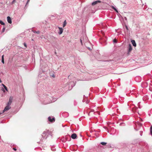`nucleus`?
<instances>
[{
	"mask_svg": "<svg viewBox=\"0 0 152 152\" xmlns=\"http://www.w3.org/2000/svg\"><path fill=\"white\" fill-rule=\"evenodd\" d=\"M51 134V132L49 130H46L44 131L42 134L43 135H42V138L41 139V140H43L44 138L47 139L49 135Z\"/></svg>",
	"mask_w": 152,
	"mask_h": 152,
	"instance_id": "obj_1",
	"label": "nucleus"
},
{
	"mask_svg": "<svg viewBox=\"0 0 152 152\" xmlns=\"http://www.w3.org/2000/svg\"><path fill=\"white\" fill-rule=\"evenodd\" d=\"M48 120L51 122H54L55 121V118L54 117H51L49 116L48 117Z\"/></svg>",
	"mask_w": 152,
	"mask_h": 152,
	"instance_id": "obj_2",
	"label": "nucleus"
},
{
	"mask_svg": "<svg viewBox=\"0 0 152 152\" xmlns=\"http://www.w3.org/2000/svg\"><path fill=\"white\" fill-rule=\"evenodd\" d=\"M132 48L131 45L130 44H129L128 47V54H129V53L132 50Z\"/></svg>",
	"mask_w": 152,
	"mask_h": 152,
	"instance_id": "obj_3",
	"label": "nucleus"
},
{
	"mask_svg": "<svg viewBox=\"0 0 152 152\" xmlns=\"http://www.w3.org/2000/svg\"><path fill=\"white\" fill-rule=\"evenodd\" d=\"M69 88L70 86H71V88H72L75 85V83L73 81L70 82L69 84Z\"/></svg>",
	"mask_w": 152,
	"mask_h": 152,
	"instance_id": "obj_4",
	"label": "nucleus"
},
{
	"mask_svg": "<svg viewBox=\"0 0 152 152\" xmlns=\"http://www.w3.org/2000/svg\"><path fill=\"white\" fill-rule=\"evenodd\" d=\"M11 107H9L7 106H6V107H5L4 110L3 111V113L5 111L9 110L11 108Z\"/></svg>",
	"mask_w": 152,
	"mask_h": 152,
	"instance_id": "obj_5",
	"label": "nucleus"
},
{
	"mask_svg": "<svg viewBox=\"0 0 152 152\" xmlns=\"http://www.w3.org/2000/svg\"><path fill=\"white\" fill-rule=\"evenodd\" d=\"M101 2V1L99 0H97L96 1H94L92 3V5H96V4H97L98 3H100Z\"/></svg>",
	"mask_w": 152,
	"mask_h": 152,
	"instance_id": "obj_6",
	"label": "nucleus"
},
{
	"mask_svg": "<svg viewBox=\"0 0 152 152\" xmlns=\"http://www.w3.org/2000/svg\"><path fill=\"white\" fill-rule=\"evenodd\" d=\"M58 28L59 30V31L58 32V34L60 35L63 32V29L62 28L60 27H58Z\"/></svg>",
	"mask_w": 152,
	"mask_h": 152,
	"instance_id": "obj_7",
	"label": "nucleus"
},
{
	"mask_svg": "<svg viewBox=\"0 0 152 152\" xmlns=\"http://www.w3.org/2000/svg\"><path fill=\"white\" fill-rule=\"evenodd\" d=\"M77 137V134L75 133H73L72 134L71 137L73 139H75Z\"/></svg>",
	"mask_w": 152,
	"mask_h": 152,
	"instance_id": "obj_8",
	"label": "nucleus"
},
{
	"mask_svg": "<svg viewBox=\"0 0 152 152\" xmlns=\"http://www.w3.org/2000/svg\"><path fill=\"white\" fill-rule=\"evenodd\" d=\"M7 19L8 22L10 24H11L12 23V20L10 16H8Z\"/></svg>",
	"mask_w": 152,
	"mask_h": 152,
	"instance_id": "obj_9",
	"label": "nucleus"
},
{
	"mask_svg": "<svg viewBox=\"0 0 152 152\" xmlns=\"http://www.w3.org/2000/svg\"><path fill=\"white\" fill-rule=\"evenodd\" d=\"M131 42L133 46L134 47L136 46V42L134 40H132L131 41Z\"/></svg>",
	"mask_w": 152,
	"mask_h": 152,
	"instance_id": "obj_10",
	"label": "nucleus"
},
{
	"mask_svg": "<svg viewBox=\"0 0 152 152\" xmlns=\"http://www.w3.org/2000/svg\"><path fill=\"white\" fill-rule=\"evenodd\" d=\"M1 62L2 63H3V64H4V55H3L1 57Z\"/></svg>",
	"mask_w": 152,
	"mask_h": 152,
	"instance_id": "obj_11",
	"label": "nucleus"
},
{
	"mask_svg": "<svg viewBox=\"0 0 152 152\" xmlns=\"http://www.w3.org/2000/svg\"><path fill=\"white\" fill-rule=\"evenodd\" d=\"M12 103V102H8L7 104V106L9 107H10V105Z\"/></svg>",
	"mask_w": 152,
	"mask_h": 152,
	"instance_id": "obj_12",
	"label": "nucleus"
},
{
	"mask_svg": "<svg viewBox=\"0 0 152 152\" xmlns=\"http://www.w3.org/2000/svg\"><path fill=\"white\" fill-rule=\"evenodd\" d=\"M66 20H65L63 23V27H64L66 26Z\"/></svg>",
	"mask_w": 152,
	"mask_h": 152,
	"instance_id": "obj_13",
	"label": "nucleus"
},
{
	"mask_svg": "<svg viewBox=\"0 0 152 152\" xmlns=\"http://www.w3.org/2000/svg\"><path fill=\"white\" fill-rule=\"evenodd\" d=\"M2 85L3 86V87H4V88L5 90L6 91H8V90H7V87H6V86L5 85H4V84H2Z\"/></svg>",
	"mask_w": 152,
	"mask_h": 152,
	"instance_id": "obj_14",
	"label": "nucleus"
},
{
	"mask_svg": "<svg viewBox=\"0 0 152 152\" xmlns=\"http://www.w3.org/2000/svg\"><path fill=\"white\" fill-rule=\"evenodd\" d=\"M30 1V0H27V1L26 2V5H25V8H27V7L26 5H27V4H28Z\"/></svg>",
	"mask_w": 152,
	"mask_h": 152,
	"instance_id": "obj_15",
	"label": "nucleus"
},
{
	"mask_svg": "<svg viewBox=\"0 0 152 152\" xmlns=\"http://www.w3.org/2000/svg\"><path fill=\"white\" fill-rule=\"evenodd\" d=\"M100 143L103 145H105L107 144V143L104 142H102Z\"/></svg>",
	"mask_w": 152,
	"mask_h": 152,
	"instance_id": "obj_16",
	"label": "nucleus"
},
{
	"mask_svg": "<svg viewBox=\"0 0 152 152\" xmlns=\"http://www.w3.org/2000/svg\"><path fill=\"white\" fill-rule=\"evenodd\" d=\"M33 32L34 33H37V34H39L40 33V31H33Z\"/></svg>",
	"mask_w": 152,
	"mask_h": 152,
	"instance_id": "obj_17",
	"label": "nucleus"
},
{
	"mask_svg": "<svg viewBox=\"0 0 152 152\" xmlns=\"http://www.w3.org/2000/svg\"><path fill=\"white\" fill-rule=\"evenodd\" d=\"M112 8L117 12H118V11L113 6H112Z\"/></svg>",
	"mask_w": 152,
	"mask_h": 152,
	"instance_id": "obj_18",
	"label": "nucleus"
},
{
	"mask_svg": "<svg viewBox=\"0 0 152 152\" xmlns=\"http://www.w3.org/2000/svg\"><path fill=\"white\" fill-rule=\"evenodd\" d=\"M0 23L2 25H4L5 23L2 20H0Z\"/></svg>",
	"mask_w": 152,
	"mask_h": 152,
	"instance_id": "obj_19",
	"label": "nucleus"
},
{
	"mask_svg": "<svg viewBox=\"0 0 152 152\" xmlns=\"http://www.w3.org/2000/svg\"><path fill=\"white\" fill-rule=\"evenodd\" d=\"M87 99V98H84L83 99V102H86Z\"/></svg>",
	"mask_w": 152,
	"mask_h": 152,
	"instance_id": "obj_20",
	"label": "nucleus"
},
{
	"mask_svg": "<svg viewBox=\"0 0 152 152\" xmlns=\"http://www.w3.org/2000/svg\"><path fill=\"white\" fill-rule=\"evenodd\" d=\"M120 126H124L125 125V124L124 123H121L120 124Z\"/></svg>",
	"mask_w": 152,
	"mask_h": 152,
	"instance_id": "obj_21",
	"label": "nucleus"
},
{
	"mask_svg": "<svg viewBox=\"0 0 152 152\" xmlns=\"http://www.w3.org/2000/svg\"><path fill=\"white\" fill-rule=\"evenodd\" d=\"M12 98H11V97H10V98L9 102H12Z\"/></svg>",
	"mask_w": 152,
	"mask_h": 152,
	"instance_id": "obj_22",
	"label": "nucleus"
},
{
	"mask_svg": "<svg viewBox=\"0 0 152 152\" xmlns=\"http://www.w3.org/2000/svg\"><path fill=\"white\" fill-rule=\"evenodd\" d=\"M5 29V27L4 26L2 29V32H4V31Z\"/></svg>",
	"mask_w": 152,
	"mask_h": 152,
	"instance_id": "obj_23",
	"label": "nucleus"
},
{
	"mask_svg": "<svg viewBox=\"0 0 152 152\" xmlns=\"http://www.w3.org/2000/svg\"><path fill=\"white\" fill-rule=\"evenodd\" d=\"M125 26L126 28V30L127 31H128L129 30V29H128V28L127 26L126 25H125Z\"/></svg>",
	"mask_w": 152,
	"mask_h": 152,
	"instance_id": "obj_24",
	"label": "nucleus"
},
{
	"mask_svg": "<svg viewBox=\"0 0 152 152\" xmlns=\"http://www.w3.org/2000/svg\"><path fill=\"white\" fill-rule=\"evenodd\" d=\"M113 42L114 43H116L117 42V40L116 39H114L113 40Z\"/></svg>",
	"mask_w": 152,
	"mask_h": 152,
	"instance_id": "obj_25",
	"label": "nucleus"
},
{
	"mask_svg": "<svg viewBox=\"0 0 152 152\" xmlns=\"http://www.w3.org/2000/svg\"><path fill=\"white\" fill-rule=\"evenodd\" d=\"M80 42H81V45H83V43H82V38H81L80 39Z\"/></svg>",
	"mask_w": 152,
	"mask_h": 152,
	"instance_id": "obj_26",
	"label": "nucleus"
},
{
	"mask_svg": "<svg viewBox=\"0 0 152 152\" xmlns=\"http://www.w3.org/2000/svg\"><path fill=\"white\" fill-rule=\"evenodd\" d=\"M16 0H13V1L12 2L11 4H13V3L15 2Z\"/></svg>",
	"mask_w": 152,
	"mask_h": 152,
	"instance_id": "obj_27",
	"label": "nucleus"
},
{
	"mask_svg": "<svg viewBox=\"0 0 152 152\" xmlns=\"http://www.w3.org/2000/svg\"><path fill=\"white\" fill-rule=\"evenodd\" d=\"M89 102V101L87 99L86 100V104H88Z\"/></svg>",
	"mask_w": 152,
	"mask_h": 152,
	"instance_id": "obj_28",
	"label": "nucleus"
},
{
	"mask_svg": "<svg viewBox=\"0 0 152 152\" xmlns=\"http://www.w3.org/2000/svg\"><path fill=\"white\" fill-rule=\"evenodd\" d=\"M140 136H142V131H140Z\"/></svg>",
	"mask_w": 152,
	"mask_h": 152,
	"instance_id": "obj_29",
	"label": "nucleus"
},
{
	"mask_svg": "<svg viewBox=\"0 0 152 152\" xmlns=\"http://www.w3.org/2000/svg\"><path fill=\"white\" fill-rule=\"evenodd\" d=\"M24 46L26 47V44L25 43H24Z\"/></svg>",
	"mask_w": 152,
	"mask_h": 152,
	"instance_id": "obj_30",
	"label": "nucleus"
},
{
	"mask_svg": "<svg viewBox=\"0 0 152 152\" xmlns=\"http://www.w3.org/2000/svg\"><path fill=\"white\" fill-rule=\"evenodd\" d=\"M51 76L53 77H55V76L54 75H51Z\"/></svg>",
	"mask_w": 152,
	"mask_h": 152,
	"instance_id": "obj_31",
	"label": "nucleus"
},
{
	"mask_svg": "<svg viewBox=\"0 0 152 152\" xmlns=\"http://www.w3.org/2000/svg\"><path fill=\"white\" fill-rule=\"evenodd\" d=\"M13 149L15 151H16L17 150L15 148H13Z\"/></svg>",
	"mask_w": 152,
	"mask_h": 152,
	"instance_id": "obj_32",
	"label": "nucleus"
},
{
	"mask_svg": "<svg viewBox=\"0 0 152 152\" xmlns=\"http://www.w3.org/2000/svg\"><path fill=\"white\" fill-rule=\"evenodd\" d=\"M139 125L140 126H141L142 125V124L141 123H139Z\"/></svg>",
	"mask_w": 152,
	"mask_h": 152,
	"instance_id": "obj_33",
	"label": "nucleus"
},
{
	"mask_svg": "<svg viewBox=\"0 0 152 152\" xmlns=\"http://www.w3.org/2000/svg\"><path fill=\"white\" fill-rule=\"evenodd\" d=\"M2 82L1 81V79H0V83H1Z\"/></svg>",
	"mask_w": 152,
	"mask_h": 152,
	"instance_id": "obj_34",
	"label": "nucleus"
},
{
	"mask_svg": "<svg viewBox=\"0 0 152 152\" xmlns=\"http://www.w3.org/2000/svg\"><path fill=\"white\" fill-rule=\"evenodd\" d=\"M147 83H145V84H146V85H147Z\"/></svg>",
	"mask_w": 152,
	"mask_h": 152,
	"instance_id": "obj_35",
	"label": "nucleus"
},
{
	"mask_svg": "<svg viewBox=\"0 0 152 152\" xmlns=\"http://www.w3.org/2000/svg\"><path fill=\"white\" fill-rule=\"evenodd\" d=\"M52 102V101H51V102H48V103H50V102Z\"/></svg>",
	"mask_w": 152,
	"mask_h": 152,
	"instance_id": "obj_36",
	"label": "nucleus"
},
{
	"mask_svg": "<svg viewBox=\"0 0 152 152\" xmlns=\"http://www.w3.org/2000/svg\"><path fill=\"white\" fill-rule=\"evenodd\" d=\"M125 19L126 20V19H127V18L126 17H125Z\"/></svg>",
	"mask_w": 152,
	"mask_h": 152,
	"instance_id": "obj_37",
	"label": "nucleus"
},
{
	"mask_svg": "<svg viewBox=\"0 0 152 152\" xmlns=\"http://www.w3.org/2000/svg\"><path fill=\"white\" fill-rule=\"evenodd\" d=\"M150 85L151 86H152V84H150Z\"/></svg>",
	"mask_w": 152,
	"mask_h": 152,
	"instance_id": "obj_38",
	"label": "nucleus"
},
{
	"mask_svg": "<svg viewBox=\"0 0 152 152\" xmlns=\"http://www.w3.org/2000/svg\"><path fill=\"white\" fill-rule=\"evenodd\" d=\"M83 96H84V97H86V96H85V95H84Z\"/></svg>",
	"mask_w": 152,
	"mask_h": 152,
	"instance_id": "obj_39",
	"label": "nucleus"
},
{
	"mask_svg": "<svg viewBox=\"0 0 152 152\" xmlns=\"http://www.w3.org/2000/svg\"><path fill=\"white\" fill-rule=\"evenodd\" d=\"M151 96L152 97V95H151Z\"/></svg>",
	"mask_w": 152,
	"mask_h": 152,
	"instance_id": "obj_40",
	"label": "nucleus"
}]
</instances>
